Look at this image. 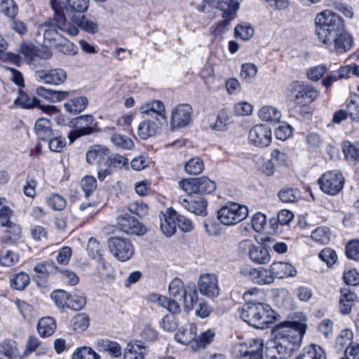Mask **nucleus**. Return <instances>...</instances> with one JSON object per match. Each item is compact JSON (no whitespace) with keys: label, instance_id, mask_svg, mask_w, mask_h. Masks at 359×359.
<instances>
[{"label":"nucleus","instance_id":"obj_31","mask_svg":"<svg viewBox=\"0 0 359 359\" xmlns=\"http://www.w3.org/2000/svg\"><path fill=\"white\" fill-rule=\"evenodd\" d=\"M109 154V149L101 145H94L90 147L86 153V161L88 163H93L95 161L100 163L104 160L106 156Z\"/></svg>","mask_w":359,"mask_h":359},{"label":"nucleus","instance_id":"obj_41","mask_svg":"<svg viewBox=\"0 0 359 359\" xmlns=\"http://www.w3.org/2000/svg\"><path fill=\"white\" fill-rule=\"evenodd\" d=\"M278 197L283 203H295L300 198V191L297 189L284 188L279 191Z\"/></svg>","mask_w":359,"mask_h":359},{"label":"nucleus","instance_id":"obj_56","mask_svg":"<svg viewBox=\"0 0 359 359\" xmlns=\"http://www.w3.org/2000/svg\"><path fill=\"white\" fill-rule=\"evenodd\" d=\"M47 203L54 210H62L67 205L65 198L57 194H52L47 198Z\"/></svg>","mask_w":359,"mask_h":359},{"label":"nucleus","instance_id":"obj_49","mask_svg":"<svg viewBox=\"0 0 359 359\" xmlns=\"http://www.w3.org/2000/svg\"><path fill=\"white\" fill-rule=\"evenodd\" d=\"M6 232L8 236L1 238L0 241L4 242L6 240L11 243H15L20 238L21 228L18 224L13 222L6 227Z\"/></svg>","mask_w":359,"mask_h":359},{"label":"nucleus","instance_id":"obj_24","mask_svg":"<svg viewBox=\"0 0 359 359\" xmlns=\"http://www.w3.org/2000/svg\"><path fill=\"white\" fill-rule=\"evenodd\" d=\"M160 220L163 233L166 237L172 236L176 231V212L174 210H168L167 214H161Z\"/></svg>","mask_w":359,"mask_h":359},{"label":"nucleus","instance_id":"obj_43","mask_svg":"<svg viewBox=\"0 0 359 359\" xmlns=\"http://www.w3.org/2000/svg\"><path fill=\"white\" fill-rule=\"evenodd\" d=\"M217 5L218 9L224 11V17L236 13L239 8V3L236 0H219Z\"/></svg>","mask_w":359,"mask_h":359},{"label":"nucleus","instance_id":"obj_38","mask_svg":"<svg viewBox=\"0 0 359 359\" xmlns=\"http://www.w3.org/2000/svg\"><path fill=\"white\" fill-rule=\"evenodd\" d=\"M69 295L67 308L76 311L84 308L86 304V297L83 293L74 292Z\"/></svg>","mask_w":359,"mask_h":359},{"label":"nucleus","instance_id":"obj_26","mask_svg":"<svg viewBox=\"0 0 359 359\" xmlns=\"http://www.w3.org/2000/svg\"><path fill=\"white\" fill-rule=\"evenodd\" d=\"M196 331L197 328L194 324L187 323L175 334V339L182 344H188L194 340L198 342Z\"/></svg>","mask_w":359,"mask_h":359},{"label":"nucleus","instance_id":"obj_36","mask_svg":"<svg viewBox=\"0 0 359 359\" xmlns=\"http://www.w3.org/2000/svg\"><path fill=\"white\" fill-rule=\"evenodd\" d=\"M88 104L86 97H78L70 100L65 104V109L73 114H78L83 111Z\"/></svg>","mask_w":359,"mask_h":359},{"label":"nucleus","instance_id":"obj_40","mask_svg":"<svg viewBox=\"0 0 359 359\" xmlns=\"http://www.w3.org/2000/svg\"><path fill=\"white\" fill-rule=\"evenodd\" d=\"M296 359H326V355L321 347L311 345L306 351L298 355Z\"/></svg>","mask_w":359,"mask_h":359},{"label":"nucleus","instance_id":"obj_58","mask_svg":"<svg viewBox=\"0 0 359 359\" xmlns=\"http://www.w3.org/2000/svg\"><path fill=\"white\" fill-rule=\"evenodd\" d=\"M0 352L6 355L8 359H18L19 352L13 344L10 341H5L0 346Z\"/></svg>","mask_w":359,"mask_h":359},{"label":"nucleus","instance_id":"obj_16","mask_svg":"<svg viewBox=\"0 0 359 359\" xmlns=\"http://www.w3.org/2000/svg\"><path fill=\"white\" fill-rule=\"evenodd\" d=\"M330 43H324L328 48L333 47V50L337 54L346 53L353 46V40L351 34L344 30L339 32L333 38H331Z\"/></svg>","mask_w":359,"mask_h":359},{"label":"nucleus","instance_id":"obj_20","mask_svg":"<svg viewBox=\"0 0 359 359\" xmlns=\"http://www.w3.org/2000/svg\"><path fill=\"white\" fill-rule=\"evenodd\" d=\"M164 124H167V122H160L149 116H144V121L138 126L137 135L142 140H147L155 135Z\"/></svg>","mask_w":359,"mask_h":359},{"label":"nucleus","instance_id":"obj_55","mask_svg":"<svg viewBox=\"0 0 359 359\" xmlns=\"http://www.w3.org/2000/svg\"><path fill=\"white\" fill-rule=\"evenodd\" d=\"M34 270L37 273L41 274H54L56 273L59 269L56 266L53 262H45L36 264Z\"/></svg>","mask_w":359,"mask_h":359},{"label":"nucleus","instance_id":"obj_53","mask_svg":"<svg viewBox=\"0 0 359 359\" xmlns=\"http://www.w3.org/2000/svg\"><path fill=\"white\" fill-rule=\"evenodd\" d=\"M229 123V118L227 111L221 110L217 115L216 122L210 125V128L217 131H223Z\"/></svg>","mask_w":359,"mask_h":359},{"label":"nucleus","instance_id":"obj_11","mask_svg":"<svg viewBox=\"0 0 359 359\" xmlns=\"http://www.w3.org/2000/svg\"><path fill=\"white\" fill-rule=\"evenodd\" d=\"M72 123L76 129L71 131L68 135L71 143L81 136L90 135L97 131V122L91 114L79 116L75 118Z\"/></svg>","mask_w":359,"mask_h":359},{"label":"nucleus","instance_id":"obj_30","mask_svg":"<svg viewBox=\"0 0 359 359\" xmlns=\"http://www.w3.org/2000/svg\"><path fill=\"white\" fill-rule=\"evenodd\" d=\"M36 92L39 96L54 102L62 101L69 95L68 91L53 90L43 87L37 88Z\"/></svg>","mask_w":359,"mask_h":359},{"label":"nucleus","instance_id":"obj_61","mask_svg":"<svg viewBox=\"0 0 359 359\" xmlns=\"http://www.w3.org/2000/svg\"><path fill=\"white\" fill-rule=\"evenodd\" d=\"M19 52L24 56L25 60L28 62L33 61L36 55V47L32 43H21Z\"/></svg>","mask_w":359,"mask_h":359},{"label":"nucleus","instance_id":"obj_19","mask_svg":"<svg viewBox=\"0 0 359 359\" xmlns=\"http://www.w3.org/2000/svg\"><path fill=\"white\" fill-rule=\"evenodd\" d=\"M192 109L189 104L177 105L172 110L171 126L172 128H182L190 123Z\"/></svg>","mask_w":359,"mask_h":359},{"label":"nucleus","instance_id":"obj_37","mask_svg":"<svg viewBox=\"0 0 359 359\" xmlns=\"http://www.w3.org/2000/svg\"><path fill=\"white\" fill-rule=\"evenodd\" d=\"M259 116L265 121L278 122L281 118V113L272 106H264L259 110Z\"/></svg>","mask_w":359,"mask_h":359},{"label":"nucleus","instance_id":"obj_62","mask_svg":"<svg viewBox=\"0 0 359 359\" xmlns=\"http://www.w3.org/2000/svg\"><path fill=\"white\" fill-rule=\"evenodd\" d=\"M107 163L109 167L121 169L128 165V160L123 156L114 154L108 157Z\"/></svg>","mask_w":359,"mask_h":359},{"label":"nucleus","instance_id":"obj_54","mask_svg":"<svg viewBox=\"0 0 359 359\" xmlns=\"http://www.w3.org/2000/svg\"><path fill=\"white\" fill-rule=\"evenodd\" d=\"M256 274L255 280L256 282L259 284H270L274 280V276L271 271V268L267 270L264 269H257V271H254Z\"/></svg>","mask_w":359,"mask_h":359},{"label":"nucleus","instance_id":"obj_17","mask_svg":"<svg viewBox=\"0 0 359 359\" xmlns=\"http://www.w3.org/2000/svg\"><path fill=\"white\" fill-rule=\"evenodd\" d=\"M239 246L242 249L249 250L250 259L257 264H266L271 259V255L267 249L260 245H252L249 240L241 241Z\"/></svg>","mask_w":359,"mask_h":359},{"label":"nucleus","instance_id":"obj_2","mask_svg":"<svg viewBox=\"0 0 359 359\" xmlns=\"http://www.w3.org/2000/svg\"><path fill=\"white\" fill-rule=\"evenodd\" d=\"M241 318L257 329H264L273 323L274 311L269 304L248 302L239 311Z\"/></svg>","mask_w":359,"mask_h":359},{"label":"nucleus","instance_id":"obj_21","mask_svg":"<svg viewBox=\"0 0 359 359\" xmlns=\"http://www.w3.org/2000/svg\"><path fill=\"white\" fill-rule=\"evenodd\" d=\"M140 111L144 116H149L160 122H167L164 104L160 100L146 103L140 108Z\"/></svg>","mask_w":359,"mask_h":359},{"label":"nucleus","instance_id":"obj_57","mask_svg":"<svg viewBox=\"0 0 359 359\" xmlns=\"http://www.w3.org/2000/svg\"><path fill=\"white\" fill-rule=\"evenodd\" d=\"M319 258L325 262L328 267L332 266L337 260V255L334 250L326 248L322 250L318 254Z\"/></svg>","mask_w":359,"mask_h":359},{"label":"nucleus","instance_id":"obj_64","mask_svg":"<svg viewBox=\"0 0 359 359\" xmlns=\"http://www.w3.org/2000/svg\"><path fill=\"white\" fill-rule=\"evenodd\" d=\"M346 255L348 258L358 260L359 259V241H351L346 246Z\"/></svg>","mask_w":359,"mask_h":359},{"label":"nucleus","instance_id":"obj_5","mask_svg":"<svg viewBox=\"0 0 359 359\" xmlns=\"http://www.w3.org/2000/svg\"><path fill=\"white\" fill-rule=\"evenodd\" d=\"M170 295L183 303L184 310L189 311L194 309L198 300L197 287L194 283L186 286L180 278H174L168 287Z\"/></svg>","mask_w":359,"mask_h":359},{"label":"nucleus","instance_id":"obj_23","mask_svg":"<svg viewBox=\"0 0 359 359\" xmlns=\"http://www.w3.org/2000/svg\"><path fill=\"white\" fill-rule=\"evenodd\" d=\"M60 2L62 4V12L66 14L70 20L72 15L86 11L89 6V0H60Z\"/></svg>","mask_w":359,"mask_h":359},{"label":"nucleus","instance_id":"obj_33","mask_svg":"<svg viewBox=\"0 0 359 359\" xmlns=\"http://www.w3.org/2000/svg\"><path fill=\"white\" fill-rule=\"evenodd\" d=\"M56 329V323L52 317H43L38 323L37 330L39 334L43 337L52 335Z\"/></svg>","mask_w":359,"mask_h":359},{"label":"nucleus","instance_id":"obj_39","mask_svg":"<svg viewBox=\"0 0 359 359\" xmlns=\"http://www.w3.org/2000/svg\"><path fill=\"white\" fill-rule=\"evenodd\" d=\"M311 236L315 242L326 245L330 241V229L325 226H318L312 231Z\"/></svg>","mask_w":359,"mask_h":359},{"label":"nucleus","instance_id":"obj_29","mask_svg":"<svg viewBox=\"0 0 359 359\" xmlns=\"http://www.w3.org/2000/svg\"><path fill=\"white\" fill-rule=\"evenodd\" d=\"M271 271L274 278H284L289 276H294L297 273L294 268L286 262H274L271 266Z\"/></svg>","mask_w":359,"mask_h":359},{"label":"nucleus","instance_id":"obj_25","mask_svg":"<svg viewBox=\"0 0 359 359\" xmlns=\"http://www.w3.org/2000/svg\"><path fill=\"white\" fill-rule=\"evenodd\" d=\"M149 353V349L141 341L128 344L123 355V359H145L144 356Z\"/></svg>","mask_w":359,"mask_h":359},{"label":"nucleus","instance_id":"obj_7","mask_svg":"<svg viewBox=\"0 0 359 359\" xmlns=\"http://www.w3.org/2000/svg\"><path fill=\"white\" fill-rule=\"evenodd\" d=\"M290 91L294 101L303 106L311 104L319 95L316 88L298 81L291 83Z\"/></svg>","mask_w":359,"mask_h":359},{"label":"nucleus","instance_id":"obj_3","mask_svg":"<svg viewBox=\"0 0 359 359\" xmlns=\"http://www.w3.org/2000/svg\"><path fill=\"white\" fill-rule=\"evenodd\" d=\"M315 25L316 34L323 44L330 43L331 38L344 28L342 18L330 10L318 13L315 18Z\"/></svg>","mask_w":359,"mask_h":359},{"label":"nucleus","instance_id":"obj_63","mask_svg":"<svg viewBox=\"0 0 359 359\" xmlns=\"http://www.w3.org/2000/svg\"><path fill=\"white\" fill-rule=\"evenodd\" d=\"M232 355L235 359H250L248 355L247 343H238L233 346Z\"/></svg>","mask_w":359,"mask_h":359},{"label":"nucleus","instance_id":"obj_14","mask_svg":"<svg viewBox=\"0 0 359 359\" xmlns=\"http://www.w3.org/2000/svg\"><path fill=\"white\" fill-rule=\"evenodd\" d=\"M67 78V72L62 68L42 69L35 72L36 80L45 84L58 86L64 83Z\"/></svg>","mask_w":359,"mask_h":359},{"label":"nucleus","instance_id":"obj_46","mask_svg":"<svg viewBox=\"0 0 359 359\" xmlns=\"http://www.w3.org/2000/svg\"><path fill=\"white\" fill-rule=\"evenodd\" d=\"M203 162L198 158L189 159L185 165V170L190 175H198L203 170Z\"/></svg>","mask_w":359,"mask_h":359},{"label":"nucleus","instance_id":"obj_8","mask_svg":"<svg viewBox=\"0 0 359 359\" xmlns=\"http://www.w3.org/2000/svg\"><path fill=\"white\" fill-rule=\"evenodd\" d=\"M179 185L187 194L201 196L211 194L216 189L215 182L206 177L182 180L179 182Z\"/></svg>","mask_w":359,"mask_h":359},{"label":"nucleus","instance_id":"obj_48","mask_svg":"<svg viewBox=\"0 0 359 359\" xmlns=\"http://www.w3.org/2000/svg\"><path fill=\"white\" fill-rule=\"evenodd\" d=\"M285 161V155L284 153L278 150H273L271 152V158L269 161L270 168L268 169V171H266V174L268 176L272 175L274 172L275 166L283 163Z\"/></svg>","mask_w":359,"mask_h":359},{"label":"nucleus","instance_id":"obj_47","mask_svg":"<svg viewBox=\"0 0 359 359\" xmlns=\"http://www.w3.org/2000/svg\"><path fill=\"white\" fill-rule=\"evenodd\" d=\"M111 141L114 145L123 149H131L134 147L133 140L123 135L114 134L111 137Z\"/></svg>","mask_w":359,"mask_h":359},{"label":"nucleus","instance_id":"obj_1","mask_svg":"<svg viewBox=\"0 0 359 359\" xmlns=\"http://www.w3.org/2000/svg\"><path fill=\"white\" fill-rule=\"evenodd\" d=\"M306 325L302 320L283 321L273 329L274 338L267 344L270 359H287L301 346Z\"/></svg>","mask_w":359,"mask_h":359},{"label":"nucleus","instance_id":"obj_44","mask_svg":"<svg viewBox=\"0 0 359 359\" xmlns=\"http://www.w3.org/2000/svg\"><path fill=\"white\" fill-rule=\"evenodd\" d=\"M69 293L62 290H57L51 293L50 297L55 304L61 309L67 308L69 303Z\"/></svg>","mask_w":359,"mask_h":359},{"label":"nucleus","instance_id":"obj_10","mask_svg":"<svg viewBox=\"0 0 359 359\" xmlns=\"http://www.w3.org/2000/svg\"><path fill=\"white\" fill-rule=\"evenodd\" d=\"M107 243L110 252L121 262L129 260L134 254V247L128 238L113 236L108 239Z\"/></svg>","mask_w":359,"mask_h":359},{"label":"nucleus","instance_id":"obj_52","mask_svg":"<svg viewBox=\"0 0 359 359\" xmlns=\"http://www.w3.org/2000/svg\"><path fill=\"white\" fill-rule=\"evenodd\" d=\"M11 283L15 289L22 290L29 283V277L25 272H20L11 279Z\"/></svg>","mask_w":359,"mask_h":359},{"label":"nucleus","instance_id":"obj_4","mask_svg":"<svg viewBox=\"0 0 359 359\" xmlns=\"http://www.w3.org/2000/svg\"><path fill=\"white\" fill-rule=\"evenodd\" d=\"M52 9L54 11L53 18H49L43 26L44 37L48 39H55L57 29L68 34L70 36H76L79 30L76 26L72 25L71 22H67L62 10V4L60 0H51L50 2Z\"/></svg>","mask_w":359,"mask_h":359},{"label":"nucleus","instance_id":"obj_35","mask_svg":"<svg viewBox=\"0 0 359 359\" xmlns=\"http://www.w3.org/2000/svg\"><path fill=\"white\" fill-rule=\"evenodd\" d=\"M247 343L248 355L250 359H262L264 342L262 339H255Z\"/></svg>","mask_w":359,"mask_h":359},{"label":"nucleus","instance_id":"obj_6","mask_svg":"<svg viewBox=\"0 0 359 359\" xmlns=\"http://www.w3.org/2000/svg\"><path fill=\"white\" fill-rule=\"evenodd\" d=\"M248 215L247 206L230 202L217 211V218L224 225H234L245 219Z\"/></svg>","mask_w":359,"mask_h":359},{"label":"nucleus","instance_id":"obj_32","mask_svg":"<svg viewBox=\"0 0 359 359\" xmlns=\"http://www.w3.org/2000/svg\"><path fill=\"white\" fill-rule=\"evenodd\" d=\"M97 345L100 351L107 352L113 358H117L121 355V347L116 341L109 339H98Z\"/></svg>","mask_w":359,"mask_h":359},{"label":"nucleus","instance_id":"obj_28","mask_svg":"<svg viewBox=\"0 0 359 359\" xmlns=\"http://www.w3.org/2000/svg\"><path fill=\"white\" fill-rule=\"evenodd\" d=\"M34 129L38 138L42 141H48L53 135L52 124L48 118H38Z\"/></svg>","mask_w":359,"mask_h":359},{"label":"nucleus","instance_id":"obj_59","mask_svg":"<svg viewBox=\"0 0 359 359\" xmlns=\"http://www.w3.org/2000/svg\"><path fill=\"white\" fill-rule=\"evenodd\" d=\"M293 129L287 123H282L276 128L274 134L277 139L285 141L292 135Z\"/></svg>","mask_w":359,"mask_h":359},{"label":"nucleus","instance_id":"obj_27","mask_svg":"<svg viewBox=\"0 0 359 359\" xmlns=\"http://www.w3.org/2000/svg\"><path fill=\"white\" fill-rule=\"evenodd\" d=\"M71 23L76 26V28H81L82 30L93 34L98 31V24L96 21L87 18L85 15H74L72 16Z\"/></svg>","mask_w":359,"mask_h":359},{"label":"nucleus","instance_id":"obj_45","mask_svg":"<svg viewBox=\"0 0 359 359\" xmlns=\"http://www.w3.org/2000/svg\"><path fill=\"white\" fill-rule=\"evenodd\" d=\"M1 11L10 18L14 19L18 13V7L13 0H0Z\"/></svg>","mask_w":359,"mask_h":359},{"label":"nucleus","instance_id":"obj_60","mask_svg":"<svg viewBox=\"0 0 359 359\" xmlns=\"http://www.w3.org/2000/svg\"><path fill=\"white\" fill-rule=\"evenodd\" d=\"M349 116L355 121H359V96H355L351 99L346 104Z\"/></svg>","mask_w":359,"mask_h":359},{"label":"nucleus","instance_id":"obj_51","mask_svg":"<svg viewBox=\"0 0 359 359\" xmlns=\"http://www.w3.org/2000/svg\"><path fill=\"white\" fill-rule=\"evenodd\" d=\"M72 359H100V356L90 347L77 348L72 354Z\"/></svg>","mask_w":359,"mask_h":359},{"label":"nucleus","instance_id":"obj_42","mask_svg":"<svg viewBox=\"0 0 359 359\" xmlns=\"http://www.w3.org/2000/svg\"><path fill=\"white\" fill-rule=\"evenodd\" d=\"M19 256L13 251L6 249L0 250V264L4 266H12L18 263Z\"/></svg>","mask_w":359,"mask_h":359},{"label":"nucleus","instance_id":"obj_22","mask_svg":"<svg viewBox=\"0 0 359 359\" xmlns=\"http://www.w3.org/2000/svg\"><path fill=\"white\" fill-rule=\"evenodd\" d=\"M15 103L20 105L22 108H33V107H39L43 111L47 114H53L57 112V108L55 106L52 105H41L40 101L36 97H32L28 96L25 93L20 94V96L17 100H15Z\"/></svg>","mask_w":359,"mask_h":359},{"label":"nucleus","instance_id":"obj_12","mask_svg":"<svg viewBox=\"0 0 359 359\" xmlns=\"http://www.w3.org/2000/svg\"><path fill=\"white\" fill-rule=\"evenodd\" d=\"M198 288L200 293L208 298H215L219 294L218 277L213 273H203L198 280Z\"/></svg>","mask_w":359,"mask_h":359},{"label":"nucleus","instance_id":"obj_13","mask_svg":"<svg viewBox=\"0 0 359 359\" xmlns=\"http://www.w3.org/2000/svg\"><path fill=\"white\" fill-rule=\"evenodd\" d=\"M180 204L187 210L196 215H207V200L200 194H188L179 198Z\"/></svg>","mask_w":359,"mask_h":359},{"label":"nucleus","instance_id":"obj_9","mask_svg":"<svg viewBox=\"0 0 359 359\" xmlns=\"http://www.w3.org/2000/svg\"><path fill=\"white\" fill-rule=\"evenodd\" d=\"M345 179L341 172L337 170L327 171L318 180L320 189L325 194L336 196L342 190Z\"/></svg>","mask_w":359,"mask_h":359},{"label":"nucleus","instance_id":"obj_34","mask_svg":"<svg viewBox=\"0 0 359 359\" xmlns=\"http://www.w3.org/2000/svg\"><path fill=\"white\" fill-rule=\"evenodd\" d=\"M343 152L346 159L353 163H359V142L352 143L346 141L343 143Z\"/></svg>","mask_w":359,"mask_h":359},{"label":"nucleus","instance_id":"obj_15","mask_svg":"<svg viewBox=\"0 0 359 359\" xmlns=\"http://www.w3.org/2000/svg\"><path fill=\"white\" fill-rule=\"evenodd\" d=\"M249 141L259 147H268L271 142V130L265 124H258L252 128L248 134Z\"/></svg>","mask_w":359,"mask_h":359},{"label":"nucleus","instance_id":"obj_50","mask_svg":"<svg viewBox=\"0 0 359 359\" xmlns=\"http://www.w3.org/2000/svg\"><path fill=\"white\" fill-rule=\"evenodd\" d=\"M235 34L236 37L244 41H248L253 36L254 29L248 23L238 25L235 28Z\"/></svg>","mask_w":359,"mask_h":359},{"label":"nucleus","instance_id":"obj_18","mask_svg":"<svg viewBox=\"0 0 359 359\" xmlns=\"http://www.w3.org/2000/svg\"><path fill=\"white\" fill-rule=\"evenodd\" d=\"M119 229L127 233L141 236L146 233V227L135 217L129 214H125L117 218Z\"/></svg>","mask_w":359,"mask_h":359}]
</instances>
